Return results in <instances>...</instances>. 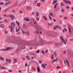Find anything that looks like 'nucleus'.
<instances>
[{
  "instance_id": "obj_1",
  "label": "nucleus",
  "mask_w": 73,
  "mask_h": 73,
  "mask_svg": "<svg viewBox=\"0 0 73 73\" xmlns=\"http://www.w3.org/2000/svg\"><path fill=\"white\" fill-rule=\"evenodd\" d=\"M16 23L17 24V25H18V26L19 27V28H18V29L17 30V29H16V32H19V31L20 30V23L19 22H18L17 21L16 22Z\"/></svg>"
},
{
  "instance_id": "obj_2",
  "label": "nucleus",
  "mask_w": 73,
  "mask_h": 73,
  "mask_svg": "<svg viewBox=\"0 0 73 73\" xmlns=\"http://www.w3.org/2000/svg\"><path fill=\"white\" fill-rule=\"evenodd\" d=\"M15 26V23H13V22H12L11 24V25L10 26L9 25V28H14V27Z\"/></svg>"
},
{
  "instance_id": "obj_3",
  "label": "nucleus",
  "mask_w": 73,
  "mask_h": 73,
  "mask_svg": "<svg viewBox=\"0 0 73 73\" xmlns=\"http://www.w3.org/2000/svg\"><path fill=\"white\" fill-rule=\"evenodd\" d=\"M11 49L9 47H8L6 48V49H1V50H2V51H7L9 50H10Z\"/></svg>"
},
{
  "instance_id": "obj_4",
  "label": "nucleus",
  "mask_w": 73,
  "mask_h": 73,
  "mask_svg": "<svg viewBox=\"0 0 73 73\" xmlns=\"http://www.w3.org/2000/svg\"><path fill=\"white\" fill-rule=\"evenodd\" d=\"M60 39H61V40L62 41V42H64V44H66V42H65V41L64 40V38H63V37H62L61 36L60 37Z\"/></svg>"
},
{
  "instance_id": "obj_5",
  "label": "nucleus",
  "mask_w": 73,
  "mask_h": 73,
  "mask_svg": "<svg viewBox=\"0 0 73 73\" xmlns=\"http://www.w3.org/2000/svg\"><path fill=\"white\" fill-rule=\"evenodd\" d=\"M64 1L65 3H66L67 4H69L70 5L71 4V3H70V1H68L66 0H64Z\"/></svg>"
},
{
  "instance_id": "obj_6",
  "label": "nucleus",
  "mask_w": 73,
  "mask_h": 73,
  "mask_svg": "<svg viewBox=\"0 0 73 73\" xmlns=\"http://www.w3.org/2000/svg\"><path fill=\"white\" fill-rule=\"evenodd\" d=\"M6 62H7L6 64H7V63H8H8H10V62H11V60H10L8 59H7L6 60Z\"/></svg>"
},
{
  "instance_id": "obj_7",
  "label": "nucleus",
  "mask_w": 73,
  "mask_h": 73,
  "mask_svg": "<svg viewBox=\"0 0 73 73\" xmlns=\"http://www.w3.org/2000/svg\"><path fill=\"white\" fill-rule=\"evenodd\" d=\"M24 20H25V21H27L28 22L29 21V19L28 18H24Z\"/></svg>"
},
{
  "instance_id": "obj_8",
  "label": "nucleus",
  "mask_w": 73,
  "mask_h": 73,
  "mask_svg": "<svg viewBox=\"0 0 73 73\" xmlns=\"http://www.w3.org/2000/svg\"><path fill=\"white\" fill-rule=\"evenodd\" d=\"M26 9L27 11H30L31 10V7H26Z\"/></svg>"
},
{
  "instance_id": "obj_9",
  "label": "nucleus",
  "mask_w": 73,
  "mask_h": 73,
  "mask_svg": "<svg viewBox=\"0 0 73 73\" xmlns=\"http://www.w3.org/2000/svg\"><path fill=\"white\" fill-rule=\"evenodd\" d=\"M42 66H43V68H45V67L46 65H47V64H45V63H44L42 64Z\"/></svg>"
},
{
  "instance_id": "obj_10",
  "label": "nucleus",
  "mask_w": 73,
  "mask_h": 73,
  "mask_svg": "<svg viewBox=\"0 0 73 73\" xmlns=\"http://www.w3.org/2000/svg\"><path fill=\"white\" fill-rule=\"evenodd\" d=\"M11 3V2L9 1H8L7 2H6V3H5V5H8V4H10Z\"/></svg>"
},
{
  "instance_id": "obj_11",
  "label": "nucleus",
  "mask_w": 73,
  "mask_h": 73,
  "mask_svg": "<svg viewBox=\"0 0 73 73\" xmlns=\"http://www.w3.org/2000/svg\"><path fill=\"white\" fill-rule=\"evenodd\" d=\"M14 31V28L11 27V33H13V32Z\"/></svg>"
},
{
  "instance_id": "obj_12",
  "label": "nucleus",
  "mask_w": 73,
  "mask_h": 73,
  "mask_svg": "<svg viewBox=\"0 0 73 73\" xmlns=\"http://www.w3.org/2000/svg\"><path fill=\"white\" fill-rule=\"evenodd\" d=\"M10 17L11 18V20H13L14 17V16L13 15H10Z\"/></svg>"
},
{
  "instance_id": "obj_13",
  "label": "nucleus",
  "mask_w": 73,
  "mask_h": 73,
  "mask_svg": "<svg viewBox=\"0 0 73 73\" xmlns=\"http://www.w3.org/2000/svg\"><path fill=\"white\" fill-rule=\"evenodd\" d=\"M58 3H56L54 5V8L56 9V7L57 6V5H58Z\"/></svg>"
},
{
  "instance_id": "obj_14",
  "label": "nucleus",
  "mask_w": 73,
  "mask_h": 73,
  "mask_svg": "<svg viewBox=\"0 0 73 73\" xmlns=\"http://www.w3.org/2000/svg\"><path fill=\"white\" fill-rule=\"evenodd\" d=\"M65 31H67V30H66V29L64 28V29H63V30H62V32H63V33H64L65 32Z\"/></svg>"
},
{
  "instance_id": "obj_15",
  "label": "nucleus",
  "mask_w": 73,
  "mask_h": 73,
  "mask_svg": "<svg viewBox=\"0 0 73 73\" xmlns=\"http://www.w3.org/2000/svg\"><path fill=\"white\" fill-rule=\"evenodd\" d=\"M0 27H1V28H4V25L3 24H1L0 25Z\"/></svg>"
},
{
  "instance_id": "obj_16",
  "label": "nucleus",
  "mask_w": 73,
  "mask_h": 73,
  "mask_svg": "<svg viewBox=\"0 0 73 73\" xmlns=\"http://www.w3.org/2000/svg\"><path fill=\"white\" fill-rule=\"evenodd\" d=\"M0 59L1 60H2V61H4V58H3L2 57H0Z\"/></svg>"
},
{
  "instance_id": "obj_17",
  "label": "nucleus",
  "mask_w": 73,
  "mask_h": 73,
  "mask_svg": "<svg viewBox=\"0 0 73 73\" xmlns=\"http://www.w3.org/2000/svg\"><path fill=\"white\" fill-rule=\"evenodd\" d=\"M69 29V32L70 33H71V30L70 29V27H68Z\"/></svg>"
},
{
  "instance_id": "obj_18",
  "label": "nucleus",
  "mask_w": 73,
  "mask_h": 73,
  "mask_svg": "<svg viewBox=\"0 0 73 73\" xmlns=\"http://www.w3.org/2000/svg\"><path fill=\"white\" fill-rule=\"evenodd\" d=\"M14 63H15V62H16L17 61V60L16 59H14Z\"/></svg>"
},
{
  "instance_id": "obj_19",
  "label": "nucleus",
  "mask_w": 73,
  "mask_h": 73,
  "mask_svg": "<svg viewBox=\"0 0 73 73\" xmlns=\"http://www.w3.org/2000/svg\"><path fill=\"white\" fill-rule=\"evenodd\" d=\"M57 1H53V4H55V3H57Z\"/></svg>"
},
{
  "instance_id": "obj_20",
  "label": "nucleus",
  "mask_w": 73,
  "mask_h": 73,
  "mask_svg": "<svg viewBox=\"0 0 73 73\" xmlns=\"http://www.w3.org/2000/svg\"><path fill=\"white\" fill-rule=\"evenodd\" d=\"M26 58L27 59V60H30V59H29V57L28 56H26Z\"/></svg>"
},
{
  "instance_id": "obj_21",
  "label": "nucleus",
  "mask_w": 73,
  "mask_h": 73,
  "mask_svg": "<svg viewBox=\"0 0 73 73\" xmlns=\"http://www.w3.org/2000/svg\"><path fill=\"white\" fill-rule=\"evenodd\" d=\"M36 6L38 7L40 6V3H37Z\"/></svg>"
},
{
  "instance_id": "obj_22",
  "label": "nucleus",
  "mask_w": 73,
  "mask_h": 73,
  "mask_svg": "<svg viewBox=\"0 0 73 73\" xmlns=\"http://www.w3.org/2000/svg\"><path fill=\"white\" fill-rule=\"evenodd\" d=\"M37 71H38V72H40V68H39L38 67L37 68Z\"/></svg>"
},
{
  "instance_id": "obj_23",
  "label": "nucleus",
  "mask_w": 73,
  "mask_h": 73,
  "mask_svg": "<svg viewBox=\"0 0 73 73\" xmlns=\"http://www.w3.org/2000/svg\"><path fill=\"white\" fill-rule=\"evenodd\" d=\"M54 55L55 56H57V53L56 52H54Z\"/></svg>"
},
{
  "instance_id": "obj_24",
  "label": "nucleus",
  "mask_w": 73,
  "mask_h": 73,
  "mask_svg": "<svg viewBox=\"0 0 73 73\" xmlns=\"http://www.w3.org/2000/svg\"><path fill=\"white\" fill-rule=\"evenodd\" d=\"M1 68L2 69H6L5 67H1Z\"/></svg>"
},
{
  "instance_id": "obj_25",
  "label": "nucleus",
  "mask_w": 73,
  "mask_h": 73,
  "mask_svg": "<svg viewBox=\"0 0 73 73\" xmlns=\"http://www.w3.org/2000/svg\"><path fill=\"white\" fill-rule=\"evenodd\" d=\"M44 20H47V19H46V16H44Z\"/></svg>"
},
{
  "instance_id": "obj_26",
  "label": "nucleus",
  "mask_w": 73,
  "mask_h": 73,
  "mask_svg": "<svg viewBox=\"0 0 73 73\" xmlns=\"http://www.w3.org/2000/svg\"><path fill=\"white\" fill-rule=\"evenodd\" d=\"M40 52V50H38L36 52V53H38Z\"/></svg>"
},
{
  "instance_id": "obj_27",
  "label": "nucleus",
  "mask_w": 73,
  "mask_h": 73,
  "mask_svg": "<svg viewBox=\"0 0 73 73\" xmlns=\"http://www.w3.org/2000/svg\"><path fill=\"white\" fill-rule=\"evenodd\" d=\"M36 16L38 17V13H37V12H36Z\"/></svg>"
},
{
  "instance_id": "obj_28",
  "label": "nucleus",
  "mask_w": 73,
  "mask_h": 73,
  "mask_svg": "<svg viewBox=\"0 0 73 73\" xmlns=\"http://www.w3.org/2000/svg\"><path fill=\"white\" fill-rule=\"evenodd\" d=\"M54 56V55L53 54H52V56H51V58L52 59H53V56Z\"/></svg>"
},
{
  "instance_id": "obj_29",
  "label": "nucleus",
  "mask_w": 73,
  "mask_h": 73,
  "mask_svg": "<svg viewBox=\"0 0 73 73\" xmlns=\"http://www.w3.org/2000/svg\"><path fill=\"white\" fill-rule=\"evenodd\" d=\"M29 31H28L27 32L25 33H26L27 35H29Z\"/></svg>"
},
{
  "instance_id": "obj_30",
  "label": "nucleus",
  "mask_w": 73,
  "mask_h": 73,
  "mask_svg": "<svg viewBox=\"0 0 73 73\" xmlns=\"http://www.w3.org/2000/svg\"><path fill=\"white\" fill-rule=\"evenodd\" d=\"M50 16H52L53 15V14L52 13H50Z\"/></svg>"
},
{
  "instance_id": "obj_31",
  "label": "nucleus",
  "mask_w": 73,
  "mask_h": 73,
  "mask_svg": "<svg viewBox=\"0 0 73 73\" xmlns=\"http://www.w3.org/2000/svg\"><path fill=\"white\" fill-rule=\"evenodd\" d=\"M67 19H68V18L66 17L63 18V19H64V20H67Z\"/></svg>"
},
{
  "instance_id": "obj_32",
  "label": "nucleus",
  "mask_w": 73,
  "mask_h": 73,
  "mask_svg": "<svg viewBox=\"0 0 73 73\" xmlns=\"http://www.w3.org/2000/svg\"><path fill=\"white\" fill-rule=\"evenodd\" d=\"M61 7H62V6H64V3H61Z\"/></svg>"
},
{
  "instance_id": "obj_33",
  "label": "nucleus",
  "mask_w": 73,
  "mask_h": 73,
  "mask_svg": "<svg viewBox=\"0 0 73 73\" xmlns=\"http://www.w3.org/2000/svg\"><path fill=\"white\" fill-rule=\"evenodd\" d=\"M35 33L38 34V33H39L40 32H38V31H36V32H35Z\"/></svg>"
},
{
  "instance_id": "obj_34",
  "label": "nucleus",
  "mask_w": 73,
  "mask_h": 73,
  "mask_svg": "<svg viewBox=\"0 0 73 73\" xmlns=\"http://www.w3.org/2000/svg\"><path fill=\"white\" fill-rule=\"evenodd\" d=\"M55 61H55V60H53L52 61V63H53V62H55Z\"/></svg>"
},
{
  "instance_id": "obj_35",
  "label": "nucleus",
  "mask_w": 73,
  "mask_h": 73,
  "mask_svg": "<svg viewBox=\"0 0 73 73\" xmlns=\"http://www.w3.org/2000/svg\"><path fill=\"white\" fill-rule=\"evenodd\" d=\"M55 28H58V25H56L55 26Z\"/></svg>"
},
{
  "instance_id": "obj_36",
  "label": "nucleus",
  "mask_w": 73,
  "mask_h": 73,
  "mask_svg": "<svg viewBox=\"0 0 73 73\" xmlns=\"http://www.w3.org/2000/svg\"><path fill=\"white\" fill-rule=\"evenodd\" d=\"M4 22H5V23H7V22H8V20H7V19H6V20H5L4 21Z\"/></svg>"
},
{
  "instance_id": "obj_37",
  "label": "nucleus",
  "mask_w": 73,
  "mask_h": 73,
  "mask_svg": "<svg viewBox=\"0 0 73 73\" xmlns=\"http://www.w3.org/2000/svg\"><path fill=\"white\" fill-rule=\"evenodd\" d=\"M36 20H38H38H39V18L37 17L36 18Z\"/></svg>"
},
{
  "instance_id": "obj_38",
  "label": "nucleus",
  "mask_w": 73,
  "mask_h": 73,
  "mask_svg": "<svg viewBox=\"0 0 73 73\" xmlns=\"http://www.w3.org/2000/svg\"><path fill=\"white\" fill-rule=\"evenodd\" d=\"M42 53L43 54H45V53L44 52V51H42Z\"/></svg>"
},
{
  "instance_id": "obj_39",
  "label": "nucleus",
  "mask_w": 73,
  "mask_h": 73,
  "mask_svg": "<svg viewBox=\"0 0 73 73\" xmlns=\"http://www.w3.org/2000/svg\"><path fill=\"white\" fill-rule=\"evenodd\" d=\"M66 62L68 63V66H69V63L68 62V61H67V60H66Z\"/></svg>"
},
{
  "instance_id": "obj_40",
  "label": "nucleus",
  "mask_w": 73,
  "mask_h": 73,
  "mask_svg": "<svg viewBox=\"0 0 73 73\" xmlns=\"http://www.w3.org/2000/svg\"><path fill=\"white\" fill-rule=\"evenodd\" d=\"M39 63L40 64H41V62H42V61L41 60H39Z\"/></svg>"
},
{
  "instance_id": "obj_41",
  "label": "nucleus",
  "mask_w": 73,
  "mask_h": 73,
  "mask_svg": "<svg viewBox=\"0 0 73 73\" xmlns=\"http://www.w3.org/2000/svg\"><path fill=\"white\" fill-rule=\"evenodd\" d=\"M62 12H64V9H62V11H61Z\"/></svg>"
},
{
  "instance_id": "obj_42",
  "label": "nucleus",
  "mask_w": 73,
  "mask_h": 73,
  "mask_svg": "<svg viewBox=\"0 0 73 73\" xmlns=\"http://www.w3.org/2000/svg\"><path fill=\"white\" fill-rule=\"evenodd\" d=\"M45 53H48V50H46V51H45Z\"/></svg>"
},
{
  "instance_id": "obj_43",
  "label": "nucleus",
  "mask_w": 73,
  "mask_h": 73,
  "mask_svg": "<svg viewBox=\"0 0 73 73\" xmlns=\"http://www.w3.org/2000/svg\"><path fill=\"white\" fill-rule=\"evenodd\" d=\"M8 71L10 73H11V72H12V71L11 70H9Z\"/></svg>"
},
{
  "instance_id": "obj_44",
  "label": "nucleus",
  "mask_w": 73,
  "mask_h": 73,
  "mask_svg": "<svg viewBox=\"0 0 73 73\" xmlns=\"http://www.w3.org/2000/svg\"><path fill=\"white\" fill-rule=\"evenodd\" d=\"M0 4L1 5H3V4H4V3H0Z\"/></svg>"
},
{
  "instance_id": "obj_45",
  "label": "nucleus",
  "mask_w": 73,
  "mask_h": 73,
  "mask_svg": "<svg viewBox=\"0 0 73 73\" xmlns=\"http://www.w3.org/2000/svg\"><path fill=\"white\" fill-rule=\"evenodd\" d=\"M56 68L57 69H60V67H59V66H58L56 67Z\"/></svg>"
},
{
  "instance_id": "obj_46",
  "label": "nucleus",
  "mask_w": 73,
  "mask_h": 73,
  "mask_svg": "<svg viewBox=\"0 0 73 73\" xmlns=\"http://www.w3.org/2000/svg\"><path fill=\"white\" fill-rule=\"evenodd\" d=\"M66 9H68V8H69V7H66Z\"/></svg>"
},
{
  "instance_id": "obj_47",
  "label": "nucleus",
  "mask_w": 73,
  "mask_h": 73,
  "mask_svg": "<svg viewBox=\"0 0 73 73\" xmlns=\"http://www.w3.org/2000/svg\"><path fill=\"white\" fill-rule=\"evenodd\" d=\"M37 0H35L34 1V3H37Z\"/></svg>"
},
{
  "instance_id": "obj_48",
  "label": "nucleus",
  "mask_w": 73,
  "mask_h": 73,
  "mask_svg": "<svg viewBox=\"0 0 73 73\" xmlns=\"http://www.w3.org/2000/svg\"><path fill=\"white\" fill-rule=\"evenodd\" d=\"M5 33L6 34H7V33H8V31H5Z\"/></svg>"
},
{
  "instance_id": "obj_49",
  "label": "nucleus",
  "mask_w": 73,
  "mask_h": 73,
  "mask_svg": "<svg viewBox=\"0 0 73 73\" xmlns=\"http://www.w3.org/2000/svg\"><path fill=\"white\" fill-rule=\"evenodd\" d=\"M19 12L20 13H23V12L21 11H20Z\"/></svg>"
},
{
  "instance_id": "obj_50",
  "label": "nucleus",
  "mask_w": 73,
  "mask_h": 73,
  "mask_svg": "<svg viewBox=\"0 0 73 73\" xmlns=\"http://www.w3.org/2000/svg\"><path fill=\"white\" fill-rule=\"evenodd\" d=\"M3 16H4V17H7V15H3Z\"/></svg>"
},
{
  "instance_id": "obj_51",
  "label": "nucleus",
  "mask_w": 73,
  "mask_h": 73,
  "mask_svg": "<svg viewBox=\"0 0 73 73\" xmlns=\"http://www.w3.org/2000/svg\"><path fill=\"white\" fill-rule=\"evenodd\" d=\"M58 59V58H57V59H55L54 60H55V61H56Z\"/></svg>"
},
{
  "instance_id": "obj_52",
  "label": "nucleus",
  "mask_w": 73,
  "mask_h": 73,
  "mask_svg": "<svg viewBox=\"0 0 73 73\" xmlns=\"http://www.w3.org/2000/svg\"><path fill=\"white\" fill-rule=\"evenodd\" d=\"M22 32L23 34H24V33H25V32L23 31H22Z\"/></svg>"
},
{
  "instance_id": "obj_53",
  "label": "nucleus",
  "mask_w": 73,
  "mask_h": 73,
  "mask_svg": "<svg viewBox=\"0 0 73 73\" xmlns=\"http://www.w3.org/2000/svg\"><path fill=\"white\" fill-rule=\"evenodd\" d=\"M49 17L50 19L51 20V19H52V18L51 17H50V16H49Z\"/></svg>"
},
{
  "instance_id": "obj_54",
  "label": "nucleus",
  "mask_w": 73,
  "mask_h": 73,
  "mask_svg": "<svg viewBox=\"0 0 73 73\" xmlns=\"http://www.w3.org/2000/svg\"><path fill=\"white\" fill-rule=\"evenodd\" d=\"M12 12H14V13L15 12V11L14 10H13Z\"/></svg>"
},
{
  "instance_id": "obj_55",
  "label": "nucleus",
  "mask_w": 73,
  "mask_h": 73,
  "mask_svg": "<svg viewBox=\"0 0 73 73\" xmlns=\"http://www.w3.org/2000/svg\"><path fill=\"white\" fill-rule=\"evenodd\" d=\"M53 20L54 21H56V20H55L54 19H53Z\"/></svg>"
},
{
  "instance_id": "obj_56",
  "label": "nucleus",
  "mask_w": 73,
  "mask_h": 73,
  "mask_svg": "<svg viewBox=\"0 0 73 73\" xmlns=\"http://www.w3.org/2000/svg\"><path fill=\"white\" fill-rule=\"evenodd\" d=\"M66 53V51H64V54H65Z\"/></svg>"
},
{
  "instance_id": "obj_57",
  "label": "nucleus",
  "mask_w": 73,
  "mask_h": 73,
  "mask_svg": "<svg viewBox=\"0 0 73 73\" xmlns=\"http://www.w3.org/2000/svg\"><path fill=\"white\" fill-rule=\"evenodd\" d=\"M25 66H27V64H25Z\"/></svg>"
},
{
  "instance_id": "obj_58",
  "label": "nucleus",
  "mask_w": 73,
  "mask_h": 73,
  "mask_svg": "<svg viewBox=\"0 0 73 73\" xmlns=\"http://www.w3.org/2000/svg\"><path fill=\"white\" fill-rule=\"evenodd\" d=\"M56 27H54V30H55V29H56Z\"/></svg>"
},
{
  "instance_id": "obj_59",
  "label": "nucleus",
  "mask_w": 73,
  "mask_h": 73,
  "mask_svg": "<svg viewBox=\"0 0 73 73\" xmlns=\"http://www.w3.org/2000/svg\"><path fill=\"white\" fill-rule=\"evenodd\" d=\"M32 58V59H33L34 58L32 56V58Z\"/></svg>"
},
{
  "instance_id": "obj_60",
  "label": "nucleus",
  "mask_w": 73,
  "mask_h": 73,
  "mask_svg": "<svg viewBox=\"0 0 73 73\" xmlns=\"http://www.w3.org/2000/svg\"><path fill=\"white\" fill-rule=\"evenodd\" d=\"M42 1H44V0H40Z\"/></svg>"
},
{
  "instance_id": "obj_61",
  "label": "nucleus",
  "mask_w": 73,
  "mask_h": 73,
  "mask_svg": "<svg viewBox=\"0 0 73 73\" xmlns=\"http://www.w3.org/2000/svg\"><path fill=\"white\" fill-rule=\"evenodd\" d=\"M40 34H41V33H42V32L41 31H40Z\"/></svg>"
},
{
  "instance_id": "obj_62",
  "label": "nucleus",
  "mask_w": 73,
  "mask_h": 73,
  "mask_svg": "<svg viewBox=\"0 0 73 73\" xmlns=\"http://www.w3.org/2000/svg\"><path fill=\"white\" fill-rule=\"evenodd\" d=\"M17 34H20V33H17Z\"/></svg>"
},
{
  "instance_id": "obj_63",
  "label": "nucleus",
  "mask_w": 73,
  "mask_h": 73,
  "mask_svg": "<svg viewBox=\"0 0 73 73\" xmlns=\"http://www.w3.org/2000/svg\"><path fill=\"white\" fill-rule=\"evenodd\" d=\"M72 10H73V7L72 8Z\"/></svg>"
},
{
  "instance_id": "obj_64",
  "label": "nucleus",
  "mask_w": 73,
  "mask_h": 73,
  "mask_svg": "<svg viewBox=\"0 0 73 73\" xmlns=\"http://www.w3.org/2000/svg\"><path fill=\"white\" fill-rule=\"evenodd\" d=\"M71 15V16H72L73 17V14H72Z\"/></svg>"
}]
</instances>
